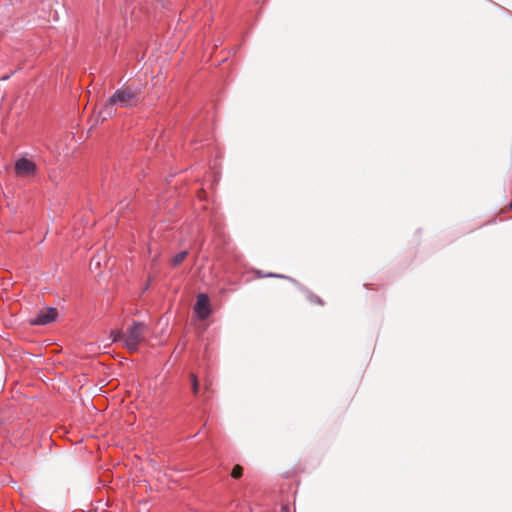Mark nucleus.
<instances>
[{
    "mask_svg": "<svg viewBox=\"0 0 512 512\" xmlns=\"http://www.w3.org/2000/svg\"><path fill=\"white\" fill-rule=\"evenodd\" d=\"M194 310L201 320L206 319L210 315V303L207 295L199 294L197 296V301Z\"/></svg>",
    "mask_w": 512,
    "mask_h": 512,
    "instance_id": "39448f33",
    "label": "nucleus"
},
{
    "mask_svg": "<svg viewBox=\"0 0 512 512\" xmlns=\"http://www.w3.org/2000/svg\"><path fill=\"white\" fill-rule=\"evenodd\" d=\"M243 474V469L240 465H236L234 466V468L232 469V472H231V476L235 479H238L242 476Z\"/></svg>",
    "mask_w": 512,
    "mask_h": 512,
    "instance_id": "9d476101",
    "label": "nucleus"
},
{
    "mask_svg": "<svg viewBox=\"0 0 512 512\" xmlns=\"http://www.w3.org/2000/svg\"><path fill=\"white\" fill-rule=\"evenodd\" d=\"M58 316L57 309L55 308H47L37 315L34 319L30 321L31 325H46L52 323L56 320Z\"/></svg>",
    "mask_w": 512,
    "mask_h": 512,
    "instance_id": "20e7f679",
    "label": "nucleus"
},
{
    "mask_svg": "<svg viewBox=\"0 0 512 512\" xmlns=\"http://www.w3.org/2000/svg\"><path fill=\"white\" fill-rule=\"evenodd\" d=\"M111 337H112L113 342H117V341L124 342V332H122V331H119V330L112 331Z\"/></svg>",
    "mask_w": 512,
    "mask_h": 512,
    "instance_id": "1a4fd4ad",
    "label": "nucleus"
},
{
    "mask_svg": "<svg viewBox=\"0 0 512 512\" xmlns=\"http://www.w3.org/2000/svg\"><path fill=\"white\" fill-rule=\"evenodd\" d=\"M36 171V164L27 158H20L15 163V173L19 177L33 176Z\"/></svg>",
    "mask_w": 512,
    "mask_h": 512,
    "instance_id": "7ed1b4c3",
    "label": "nucleus"
},
{
    "mask_svg": "<svg viewBox=\"0 0 512 512\" xmlns=\"http://www.w3.org/2000/svg\"><path fill=\"white\" fill-rule=\"evenodd\" d=\"M140 101V91L130 86L118 89L107 101L103 110L100 111L102 120L114 114V106L132 107L136 106Z\"/></svg>",
    "mask_w": 512,
    "mask_h": 512,
    "instance_id": "f257e3e1",
    "label": "nucleus"
},
{
    "mask_svg": "<svg viewBox=\"0 0 512 512\" xmlns=\"http://www.w3.org/2000/svg\"><path fill=\"white\" fill-rule=\"evenodd\" d=\"M188 255V252L187 251H182L180 253H178L177 255L174 256V258L172 259V264L174 266H177L179 264H181L185 258L187 257Z\"/></svg>",
    "mask_w": 512,
    "mask_h": 512,
    "instance_id": "0eeeda50",
    "label": "nucleus"
},
{
    "mask_svg": "<svg viewBox=\"0 0 512 512\" xmlns=\"http://www.w3.org/2000/svg\"><path fill=\"white\" fill-rule=\"evenodd\" d=\"M267 276H268V277H280V278H283V277H284V276L279 275V274H268Z\"/></svg>",
    "mask_w": 512,
    "mask_h": 512,
    "instance_id": "9b49d317",
    "label": "nucleus"
},
{
    "mask_svg": "<svg viewBox=\"0 0 512 512\" xmlns=\"http://www.w3.org/2000/svg\"><path fill=\"white\" fill-rule=\"evenodd\" d=\"M147 327L141 322H133L124 333V346L131 352L138 350L145 341Z\"/></svg>",
    "mask_w": 512,
    "mask_h": 512,
    "instance_id": "f03ea898",
    "label": "nucleus"
},
{
    "mask_svg": "<svg viewBox=\"0 0 512 512\" xmlns=\"http://www.w3.org/2000/svg\"><path fill=\"white\" fill-rule=\"evenodd\" d=\"M306 297H307V300L311 304H316V305H319V306H323L324 305L323 300L318 295H316L314 293L309 292Z\"/></svg>",
    "mask_w": 512,
    "mask_h": 512,
    "instance_id": "423d86ee",
    "label": "nucleus"
},
{
    "mask_svg": "<svg viewBox=\"0 0 512 512\" xmlns=\"http://www.w3.org/2000/svg\"><path fill=\"white\" fill-rule=\"evenodd\" d=\"M190 379H191V383H192V392H193L194 395H197L198 392H199V380H198V377L194 373H191L190 374Z\"/></svg>",
    "mask_w": 512,
    "mask_h": 512,
    "instance_id": "6e6552de",
    "label": "nucleus"
}]
</instances>
